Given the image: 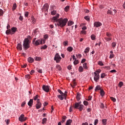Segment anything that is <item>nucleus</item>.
<instances>
[{"mask_svg":"<svg viewBox=\"0 0 125 125\" xmlns=\"http://www.w3.org/2000/svg\"><path fill=\"white\" fill-rule=\"evenodd\" d=\"M56 68L58 71H61L62 70V68H61V66L59 64H57L56 66Z\"/></svg>","mask_w":125,"mask_h":125,"instance_id":"nucleus-22","label":"nucleus"},{"mask_svg":"<svg viewBox=\"0 0 125 125\" xmlns=\"http://www.w3.org/2000/svg\"><path fill=\"white\" fill-rule=\"evenodd\" d=\"M25 79H26L27 80H28V79H30V76L29 74H27L25 76Z\"/></svg>","mask_w":125,"mask_h":125,"instance_id":"nucleus-54","label":"nucleus"},{"mask_svg":"<svg viewBox=\"0 0 125 125\" xmlns=\"http://www.w3.org/2000/svg\"><path fill=\"white\" fill-rule=\"evenodd\" d=\"M107 14H110V15H113V12L111 10H108L107 11Z\"/></svg>","mask_w":125,"mask_h":125,"instance_id":"nucleus-41","label":"nucleus"},{"mask_svg":"<svg viewBox=\"0 0 125 125\" xmlns=\"http://www.w3.org/2000/svg\"><path fill=\"white\" fill-rule=\"evenodd\" d=\"M43 90L45 92H49V86L45 85H43L42 87Z\"/></svg>","mask_w":125,"mask_h":125,"instance_id":"nucleus-8","label":"nucleus"},{"mask_svg":"<svg viewBox=\"0 0 125 125\" xmlns=\"http://www.w3.org/2000/svg\"><path fill=\"white\" fill-rule=\"evenodd\" d=\"M83 105L80 104L78 109L79 110V111H82V110H83Z\"/></svg>","mask_w":125,"mask_h":125,"instance_id":"nucleus-24","label":"nucleus"},{"mask_svg":"<svg viewBox=\"0 0 125 125\" xmlns=\"http://www.w3.org/2000/svg\"><path fill=\"white\" fill-rule=\"evenodd\" d=\"M61 57H60L59 54L57 53L55 56L54 60L56 61L57 63H60V61L61 60Z\"/></svg>","mask_w":125,"mask_h":125,"instance_id":"nucleus-5","label":"nucleus"},{"mask_svg":"<svg viewBox=\"0 0 125 125\" xmlns=\"http://www.w3.org/2000/svg\"><path fill=\"white\" fill-rule=\"evenodd\" d=\"M44 39H45V40L48 39V35L47 34H45L44 35Z\"/></svg>","mask_w":125,"mask_h":125,"instance_id":"nucleus-61","label":"nucleus"},{"mask_svg":"<svg viewBox=\"0 0 125 125\" xmlns=\"http://www.w3.org/2000/svg\"><path fill=\"white\" fill-rule=\"evenodd\" d=\"M37 71L40 74H42V69H38Z\"/></svg>","mask_w":125,"mask_h":125,"instance_id":"nucleus-63","label":"nucleus"},{"mask_svg":"<svg viewBox=\"0 0 125 125\" xmlns=\"http://www.w3.org/2000/svg\"><path fill=\"white\" fill-rule=\"evenodd\" d=\"M100 94L102 97H103V96L105 95V92H104V90H103V89L100 90Z\"/></svg>","mask_w":125,"mask_h":125,"instance_id":"nucleus-25","label":"nucleus"},{"mask_svg":"<svg viewBox=\"0 0 125 125\" xmlns=\"http://www.w3.org/2000/svg\"><path fill=\"white\" fill-rule=\"evenodd\" d=\"M58 92L61 94V95H63V94H64V93H63L62 91H61V90L60 89H58Z\"/></svg>","mask_w":125,"mask_h":125,"instance_id":"nucleus-45","label":"nucleus"},{"mask_svg":"<svg viewBox=\"0 0 125 125\" xmlns=\"http://www.w3.org/2000/svg\"><path fill=\"white\" fill-rule=\"evenodd\" d=\"M34 103V101L33 99H30L28 103V105L29 107H32L33 106V104Z\"/></svg>","mask_w":125,"mask_h":125,"instance_id":"nucleus-12","label":"nucleus"},{"mask_svg":"<svg viewBox=\"0 0 125 125\" xmlns=\"http://www.w3.org/2000/svg\"><path fill=\"white\" fill-rule=\"evenodd\" d=\"M104 39L105 40L106 42H110L112 40V38L109 37V38H107L105 37Z\"/></svg>","mask_w":125,"mask_h":125,"instance_id":"nucleus-37","label":"nucleus"},{"mask_svg":"<svg viewBox=\"0 0 125 125\" xmlns=\"http://www.w3.org/2000/svg\"><path fill=\"white\" fill-rule=\"evenodd\" d=\"M42 107V103L36 104V109H40Z\"/></svg>","mask_w":125,"mask_h":125,"instance_id":"nucleus-28","label":"nucleus"},{"mask_svg":"<svg viewBox=\"0 0 125 125\" xmlns=\"http://www.w3.org/2000/svg\"><path fill=\"white\" fill-rule=\"evenodd\" d=\"M28 61L29 63H33V62H34V61H35V60H34V58H33L31 57H29L28 58Z\"/></svg>","mask_w":125,"mask_h":125,"instance_id":"nucleus-14","label":"nucleus"},{"mask_svg":"<svg viewBox=\"0 0 125 125\" xmlns=\"http://www.w3.org/2000/svg\"><path fill=\"white\" fill-rule=\"evenodd\" d=\"M26 120L27 117H25V115L24 114H21L19 118V121L21 122V123H23V122H25V121Z\"/></svg>","mask_w":125,"mask_h":125,"instance_id":"nucleus-6","label":"nucleus"},{"mask_svg":"<svg viewBox=\"0 0 125 125\" xmlns=\"http://www.w3.org/2000/svg\"><path fill=\"white\" fill-rule=\"evenodd\" d=\"M30 43H31V42L30 41V40L28 38H26L24 40L23 42V48L24 49V50H27V49H29L30 48Z\"/></svg>","mask_w":125,"mask_h":125,"instance_id":"nucleus-2","label":"nucleus"},{"mask_svg":"<svg viewBox=\"0 0 125 125\" xmlns=\"http://www.w3.org/2000/svg\"><path fill=\"white\" fill-rule=\"evenodd\" d=\"M26 105V102H23L21 104V107H24Z\"/></svg>","mask_w":125,"mask_h":125,"instance_id":"nucleus-58","label":"nucleus"},{"mask_svg":"<svg viewBox=\"0 0 125 125\" xmlns=\"http://www.w3.org/2000/svg\"><path fill=\"white\" fill-rule=\"evenodd\" d=\"M44 42H44V40H43V39H39V40H37L33 44L35 46H38V45H40V44L44 43Z\"/></svg>","mask_w":125,"mask_h":125,"instance_id":"nucleus-4","label":"nucleus"},{"mask_svg":"<svg viewBox=\"0 0 125 125\" xmlns=\"http://www.w3.org/2000/svg\"><path fill=\"white\" fill-rule=\"evenodd\" d=\"M100 108L101 109H104V108H105V106H104V104H103V103H101Z\"/></svg>","mask_w":125,"mask_h":125,"instance_id":"nucleus-43","label":"nucleus"},{"mask_svg":"<svg viewBox=\"0 0 125 125\" xmlns=\"http://www.w3.org/2000/svg\"><path fill=\"white\" fill-rule=\"evenodd\" d=\"M123 85H124V83H123V82H120L118 84V86L119 87H122Z\"/></svg>","mask_w":125,"mask_h":125,"instance_id":"nucleus-39","label":"nucleus"},{"mask_svg":"<svg viewBox=\"0 0 125 125\" xmlns=\"http://www.w3.org/2000/svg\"><path fill=\"white\" fill-rule=\"evenodd\" d=\"M84 18L85 20H86V21H89V20H90V18L88 16H85Z\"/></svg>","mask_w":125,"mask_h":125,"instance_id":"nucleus-34","label":"nucleus"},{"mask_svg":"<svg viewBox=\"0 0 125 125\" xmlns=\"http://www.w3.org/2000/svg\"><path fill=\"white\" fill-rule=\"evenodd\" d=\"M5 123H6V125H9V123H10V120H9V119H8L7 120H6L5 121Z\"/></svg>","mask_w":125,"mask_h":125,"instance_id":"nucleus-60","label":"nucleus"},{"mask_svg":"<svg viewBox=\"0 0 125 125\" xmlns=\"http://www.w3.org/2000/svg\"><path fill=\"white\" fill-rule=\"evenodd\" d=\"M17 7V6L16 5V3H14L12 7V10L14 11L15 9H16V8Z\"/></svg>","mask_w":125,"mask_h":125,"instance_id":"nucleus-38","label":"nucleus"},{"mask_svg":"<svg viewBox=\"0 0 125 125\" xmlns=\"http://www.w3.org/2000/svg\"><path fill=\"white\" fill-rule=\"evenodd\" d=\"M51 14L52 15H55V14H56V11L54 10V11H52V12H51Z\"/></svg>","mask_w":125,"mask_h":125,"instance_id":"nucleus-56","label":"nucleus"},{"mask_svg":"<svg viewBox=\"0 0 125 125\" xmlns=\"http://www.w3.org/2000/svg\"><path fill=\"white\" fill-rule=\"evenodd\" d=\"M79 106H80V105L78 103H75L74 106V108L78 109Z\"/></svg>","mask_w":125,"mask_h":125,"instance_id":"nucleus-27","label":"nucleus"},{"mask_svg":"<svg viewBox=\"0 0 125 125\" xmlns=\"http://www.w3.org/2000/svg\"><path fill=\"white\" fill-rule=\"evenodd\" d=\"M68 41H65L64 42H62L63 46H67V45H68Z\"/></svg>","mask_w":125,"mask_h":125,"instance_id":"nucleus-36","label":"nucleus"},{"mask_svg":"<svg viewBox=\"0 0 125 125\" xmlns=\"http://www.w3.org/2000/svg\"><path fill=\"white\" fill-rule=\"evenodd\" d=\"M110 99L112 100V101H113V102H116V98L114 97H110Z\"/></svg>","mask_w":125,"mask_h":125,"instance_id":"nucleus-55","label":"nucleus"},{"mask_svg":"<svg viewBox=\"0 0 125 125\" xmlns=\"http://www.w3.org/2000/svg\"><path fill=\"white\" fill-rule=\"evenodd\" d=\"M78 70L80 73H83V67L82 66H80Z\"/></svg>","mask_w":125,"mask_h":125,"instance_id":"nucleus-20","label":"nucleus"},{"mask_svg":"<svg viewBox=\"0 0 125 125\" xmlns=\"http://www.w3.org/2000/svg\"><path fill=\"white\" fill-rule=\"evenodd\" d=\"M62 95H63V99H65V100H66V99H67V94H64Z\"/></svg>","mask_w":125,"mask_h":125,"instance_id":"nucleus-59","label":"nucleus"},{"mask_svg":"<svg viewBox=\"0 0 125 125\" xmlns=\"http://www.w3.org/2000/svg\"><path fill=\"white\" fill-rule=\"evenodd\" d=\"M98 124V119H96L94 122V125H97Z\"/></svg>","mask_w":125,"mask_h":125,"instance_id":"nucleus-62","label":"nucleus"},{"mask_svg":"<svg viewBox=\"0 0 125 125\" xmlns=\"http://www.w3.org/2000/svg\"><path fill=\"white\" fill-rule=\"evenodd\" d=\"M72 122H73V120L71 119H69L68 120L66 121V123L65 125H71V124H72Z\"/></svg>","mask_w":125,"mask_h":125,"instance_id":"nucleus-17","label":"nucleus"},{"mask_svg":"<svg viewBox=\"0 0 125 125\" xmlns=\"http://www.w3.org/2000/svg\"><path fill=\"white\" fill-rule=\"evenodd\" d=\"M73 49H74V48L71 46H69L67 48V51H69V52H72L73 51Z\"/></svg>","mask_w":125,"mask_h":125,"instance_id":"nucleus-21","label":"nucleus"},{"mask_svg":"<svg viewBox=\"0 0 125 125\" xmlns=\"http://www.w3.org/2000/svg\"><path fill=\"white\" fill-rule=\"evenodd\" d=\"M106 35L108 38H110V37H112V34L110 33L106 32Z\"/></svg>","mask_w":125,"mask_h":125,"instance_id":"nucleus-47","label":"nucleus"},{"mask_svg":"<svg viewBox=\"0 0 125 125\" xmlns=\"http://www.w3.org/2000/svg\"><path fill=\"white\" fill-rule=\"evenodd\" d=\"M49 8V5H48V4L47 3L45 4L43 6V9H44L45 11H47V10H48Z\"/></svg>","mask_w":125,"mask_h":125,"instance_id":"nucleus-11","label":"nucleus"},{"mask_svg":"<svg viewBox=\"0 0 125 125\" xmlns=\"http://www.w3.org/2000/svg\"><path fill=\"white\" fill-rule=\"evenodd\" d=\"M74 24V22L73 21H69L68 22V26H72Z\"/></svg>","mask_w":125,"mask_h":125,"instance_id":"nucleus-35","label":"nucleus"},{"mask_svg":"<svg viewBox=\"0 0 125 125\" xmlns=\"http://www.w3.org/2000/svg\"><path fill=\"white\" fill-rule=\"evenodd\" d=\"M46 48H47V45H44L41 47V49H46Z\"/></svg>","mask_w":125,"mask_h":125,"instance_id":"nucleus-49","label":"nucleus"},{"mask_svg":"<svg viewBox=\"0 0 125 125\" xmlns=\"http://www.w3.org/2000/svg\"><path fill=\"white\" fill-rule=\"evenodd\" d=\"M69 9H70V6H66L64 8V11H66V12L69 11Z\"/></svg>","mask_w":125,"mask_h":125,"instance_id":"nucleus-40","label":"nucleus"},{"mask_svg":"<svg viewBox=\"0 0 125 125\" xmlns=\"http://www.w3.org/2000/svg\"><path fill=\"white\" fill-rule=\"evenodd\" d=\"M81 95L80 93L78 92L77 93L76 99L77 101H80L81 100Z\"/></svg>","mask_w":125,"mask_h":125,"instance_id":"nucleus-13","label":"nucleus"},{"mask_svg":"<svg viewBox=\"0 0 125 125\" xmlns=\"http://www.w3.org/2000/svg\"><path fill=\"white\" fill-rule=\"evenodd\" d=\"M83 67L84 68V70H87L88 67H87V63L85 62L83 64Z\"/></svg>","mask_w":125,"mask_h":125,"instance_id":"nucleus-23","label":"nucleus"},{"mask_svg":"<svg viewBox=\"0 0 125 125\" xmlns=\"http://www.w3.org/2000/svg\"><path fill=\"white\" fill-rule=\"evenodd\" d=\"M94 74L95 75L94 76V80L96 83H97L98 81L100 79V76H99V74L96 72H94Z\"/></svg>","mask_w":125,"mask_h":125,"instance_id":"nucleus-7","label":"nucleus"},{"mask_svg":"<svg viewBox=\"0 0 125 125\" xmlns=\"http://www.w3.org/2000/svg\"><path fill=\"white\" fill-rule=\"evenodd\" d=\"M102 26V23L100 22V21H95L94 23V27H96V28H98Z\"/></svg>","mask_w":125,"mask_h":125,"instance_id":"nucleus-9","label":"nucleus"},{"mask_svg":"<svg viewBox=\"0 0 125 125\" xmlns=\"http://www.w3.org/2000/svg\"><path fill=\"white\" fill-rule=\"evenodd\" d=\"M98 64L100 65V66H104V64L101 61L98 62Z\"/></svg>","mask_w":125,"mask_h":125,"instance_id":"nucleus-53","label":"nucleus"},{"mask_svg":"<svg viewBox=\"0 0 125 125\" xmlns=\"http://www.w3.org/2000/svg\"><path fill=\"white\" fill-rule=\"evenodd\" d=\"M17 28L15 27H13L11 29L7 30L6 31V35H14L15 33H16Z\"/></svg>","mask_w":125,"mask_h":125,"instance_id":"nucleus-3","label":"nucleus"},{"mask_svg":"<svg viewBox=\"0 0 125 125\" xmlns=\"http://www.w3.org/2000/svg\"><path fill=\"white\" fill-rule=\"evenodd\" d=\"M67 22L68 19H63L62 18H61L58 20V21H57V25L58 26V27L63 28V27H65L66 26Z\"/></svg>","mask_w":125,"mask_h":125,"instance_id":"nucleus-1","label":"nucleus"},{"mask_svg":"<svg viewBox=\"0 0 125 125\" xmlns=\"http://www.w3.org/2000/svg\"><path fill=\"white\" fill-rule=\"evenodd\" d=\"M31 19L32 20V22L33 24H36V19L34 18L33 16L31 17Z\"/></svg>","mask_w":125,"mask_h":125,"instance_id":"nucleus-32","label":"nucleus"},{"mask_svg":"<svg viewBox=\"0 0 125 125\" xmlns=\"http://www.w3.org/2000/svg\"><path fill=\"white\" fill-rule=\"evenodd\" d=\"M29 13L28 12H24V16L25 17H28V15H29Z\"/></svg>","mask_w":125,"mask_h":125,"instance_id":"nucleus-51","label":"nucleus"},{"mask_svg":"<svg viewBox=\"0 0 125 125\" xmlns=\"http://www.w3.org/2000/svg\"><path fill=\"white\" fill-rule=\"evenodd\" d=\"M105 77H106V74H105V73H102L101 74V79H104V78H105Z\"/></svg>","mask_w":125,"mask_h":125,"instance_id":"nucleus-46","label":"nucleus"},{"mask_svg":"<svg viewBox=\"0 0 125 125\" xmlns=\"http://www.w3.org/2000/svg\"><path fill=\"white\" fill-rule=\"evenodd\" d=\"M47 121V119H46V118H43V119L42 120V125H44V124H46Z\"/></svg>","mask_w":125,"mask_h":125,"instance_id":"nucleus-31","label":"nucleus"},{"mask_svg":"<svg viewBox=\"0 0 125 125\" xmlns=\"http://www.w3.org/2000/svg\"><path fill=\"white\" fill-rule=\"evenodd\" d=\"M66 119H67V116H62V118L61 123H62V124L63 123H65V121H66Z\"/></svg>","mask_w":125,"mask_h":125,"instance_id":"nucleus-15","label":"nucleus"},{"mask_svg":"<svg viewBox=\"0 0 125 125\" xmlns=\"http://www.w3.org/2000/svg\"><path fill=\"white\" fill-rule=\"evenodd\" d=\"M17 49H19V50H22V44L20 43H18L17 46Z\"/></svg>","mask_w":125,"mask_h":125,"instance_id":"nucleus-18","label":"nucleus"},{"mask_svg":"<svg viewBox=\"0 0 125 125\" xmlns=\"http://www.w3.org/2000/svg\"><path fill=\"white\" fill-rule=\"evenodd\" d=\"M73 63H74V64L75 65H77V64H79V61H78V60H75L74 61Z\"/></svg>","mask_w":125,"mask_h":125,"instance_id":"nucleus-44","label":"nucleus"},{"mask_svg":"<svg viewBox=\"0 0 125 125\" xmlns=\"http://www.w3.org/2000/svg\"><path fill=\"white\" fill-rule=\"evenodd\" d=\"M91 39L92 41H95L96 36L94 35V34L91 35Z\"/></svg>","mask_w":125,"mask_h":125,"instance_id":"nucleus-33","label":"nucleus"},{"mask_svg":"<svg viewBox=\"0 0 125 125\" xmlns=\"http://www.w3.org/2000/svg\"><path fill=\"white\" fill-rule=\"evenodd\" d=\"M111 45H112V47L113 48H115V47H116V42H112V44H111Z\"/></svg>","mask_w":125,"mask_h":125,"instance_id":"nucleus-48","label":"nucleus"},{"mask_svg":"<svg viewBox=\"0 0 125 125\" xmlns=\"http://www.w3.org/2000/svg\"><path fill=\"white\" fill-rule=\"evenodd\" d=\"M3 15V10L2 9H0V16H2Z\"/></svg>","mask_w":125,"mask_h":125,"instance_id":"nucleus-52","label":"nucleus"},{"mask_svg":"<svg viewBox=\"0 0 125 125\" xmlns=\"http://www.w3.org/2000/svg\"><path fill=\"white\" fill-rule=\"evenodd\" d=\"M33 33L35 34V35H36V37H37V35H38V34H40V32H39V30H38V28L35 29Z\"/></svg>","mask_w":125,"mask_h":125,"instance_id":"nucleus-30","label":"nucleus"},{"mask_svg":"<svg viewBox=\"0 0 125 125\" xmlns=\"http://www.w3.org/2000/svg\"><path fill=\"white\" fill-rule=\"evenodd\" d=\"M102 123L103 125H107V119H102Z\"/></svg>","mask_w":125,"mask_h":125,"instance_id":"nucleus-16","label":"nucleus"},{"mask_svg":"<svg viewBox=\"0 0 125 125\" xmlns=\"http://www.w3.org/2000/svg\"><path fill=\"white\" fill-rule=\"evenodd\" d=\"M41 59H42V58L40 57H35L36 61H40Z\"/></svg>","mask_w":125,"mask_h":125,"instance_id":"nucleus-42","label":"nucleus"},{"mask_svg":"<svg viewBox=\"0 0 125 125\" xmlns=\"http://www.w3.org/2000/svg\"><path fill=\"white\" fill-rule=\"evenodd\" d=\"M102 90V89H101V87L100 86V85H98L96 86V88H95V91H97L98 90Z\"/></svg>","mask_w":125,"mask_h":125,"instance_id":"nucleus-19","label":"nucleus"},{"mask_svg":"<svg viewBox=\"0 0 125 125\" xmlns=\"http://www.w3.org/2000/svg\"><path fill=\"white\" fill-rule=\"evenodd\" d=\"M59 16H60L59 14H57L56 16L52 17V20L54 21V22H57L58 21V18H59Z\"/></svg>","mask_w":125,"mask_h":125,"instance_id":"nucleus-10","label":"nucleus"},{"mask_svg":"<svg viewBox=\"0 0 125 125\" xmlns=\"http://www.w3.org/2000/svg\"><path fill=\"white\" fill-rule=\"evenodd\" d=\"M83 103L85 106H87V105H88V102L86 101H84Z\"/></svg>","mask_w":125,"mask_h":125,"instance_id":"nucleus-50","label":"nucleus"},{"mask_svg":"<svg viewBox=\"0 0 125 125\" xmlns=\"http://www.w3.org/2000/svg\"><path fill=\"white\" fill-rule=\"evenodd\" d=\"M89 50H90V48L89 47H87L85 48V49L84 50V53L86 54V53H88V52H89Z\"/></svg>","mask_w":125,"mask_h":125,"instance_id":"nucleus-29","label":"nucleus"},{"mask_svg":"<svg viewBox=\"0 0 125 125\" xmlns=\"http://www.w3.org/2000/svg\"><path fill=\"white\" fill-rule=\"evenodd\" d=\"M58 98H59V99H60V100H63L64 98L63 97V95H58Z\"/></svg>","mask_w":125,"mask_h":125,"instance_id":"nucleus-26","label":"nucleus"},{"mask_svg":"<svg viewBox=\"0 0 125 125\" xmlns=\"http://www.w3.org/2000/svg\"><path fill=\"white\" fill-rule=\"evenodd\" d=\"M110 73H117V70L115 69L111 70L110 71Z\"/></svg>","mask_w":125,"mask_h":125,"instance_id":"nucleus-64","label":"nucleus"},{"mask_svg":"<svg viewBox=\"0 0 125 125\" xmlns=\"http://www.w3.org/2000/svg\"><path fill=\"white\" fill-rule=\"evenodd\" d=\"M19 15H20L19 20H20V21H23V16H21V14H19Z\"/></svg>","mask_w":125,"mask_h":125,"instance_id":"nucleus-57","label":"nucleus"}]
</instances>
